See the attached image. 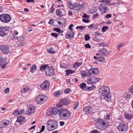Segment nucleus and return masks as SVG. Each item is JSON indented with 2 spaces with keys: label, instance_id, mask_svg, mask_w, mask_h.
<instances>
[{
  "label": "nucleus",
  "instance_id": "nucleus-1",
  "mask_svg": "<svg viewBox=\"0 0 133 133\" xmlns=\"http://www.w3.org/2000/svg\"><path fill=\"white\" fill-rule=\"evenodd\" d=\"M99 90L102 98L107 101L110 100L111 97L110 95V89L108 86H103L99 88Z\"/></svg>",
  "mask_w": 133,
  "mask_h": 133
},
{
  "label": "nucleus",
  "instance_id": "nucleus-2",
  "mask_svg": "<svg viewBox=\"0 0 133 133\" xmlns=\"http://www.w3.org/2000/svg\"><path fill=\"white\" fill-rule=\"evenodd\" d=\"M59 114L60 118L64 120H67L71 116V113L68 110L62 108L59 110Z\"/></svg>",
  "mask_w": 133,
  "mask_h": 133
},
{
  "label": "nucleus",
  "instance_id": "nucleus-3",
  "mask_svg": "<svg viewBox=\"0 0 133 133\" xmlns=\"http://www.w3.org/2000/svg\"><path fill=\"white\" fill-rule=\"evenodd\" d=\"M94 123L97 128L100 130H104L109 126V122H105L101 119H97L95 121Z\"/></svg>",
  "mask_w": 133,
  "mask_h": 133
},
{
  "label": "nucleus",
  "instance_id": "nucleus-4",
  "mask_svg": "<svg viewBox=\"0 0 133 133\" xmlns=\"http://www.w3.org/2000/svg\"><path fill=\"white\" fill-rule=\"evenodd\" d=\"M11 19L10 16L8 14H2L0 15V21L3 23H8Z\"/></svg>",
  "mask_w": 133,
  "mask_h": 133
},
{
  "label": "nucleus",
  "instance_id": "nucleus-5",
  "mask_svg": "<svg viewBox=\"0 0 133 133\" xmlns=\"http://www.w3.org/2000/svg\"><path fill=\"white\" fill-rule=\"evenodd\" d=\"M128 125L124 122H122L120 123L117 127V129L119 131L125 132L128 130Z\"/></svg>",
  "mask_w": 133,
  "mask_h": 133
},
{
  "label": "nucleus",
  "instance_id": "nucleus-6",
  "mask_svg": "<svg viewBox=\"0 0 133 133\" xmlns=\"http://www.w3.org/2000/svg\"><path fill=\"white\" fill-rule=\"evenodd\" d=\"M47 97L44 95H39L36 98V101L38 104H41L45 101Z\"/></svg>",
  "mask_w": 133,
  "mask_h": 133
},
{
  "label": "nucleus",
  "instance_id": "nucleus-7",
  "mask_svg": "<svg viewBox=\"0 0 133 133\" xmlns=\"http://www.w3.org/2000/svg\"><path fill=\"white\" fill-rule=\"evenodd\" d=\"M10 47L8 45H3L0 46V50L4 54H7L10 51Z\"/></svg>",
  "mask_w": 133,
  "mask_h": 133
},
{
  "label": "nucleus",
  "instance_id": "nucleus-8",
  "mask_svg": "<svg viewBox=\"0 0 133 133\" xmlns=\"http://www.w3.org/2000/svg\"><path fill=\"white\" fill-rule=\"evenodd\" d=\"M6 57H1L0 58V65L3 69H5L8 64V63L6 62Z\"/></svg>",
  "mask_w": 133,
  "mask_h": 133
},
{
  "label": "nucleus",
  "instance_id": "nucleus-9",
  "mask_svg": "<svg viewBox=\"0 0 133 133\" xmlns=\"http://www.w3.org/2000/svg\"><path fill=\"white\" fill-rule=\"evenodd\" d=\"M99 11L102 13H106L108 9L107 6L104 4H102L100 5L99 7Z\"/></svg>",
  "mask_w": 133,
  "mask_h": 133
},
{
  "label": "nucleus",
  "instance_id": "nucleus-10",
  "mask_svg": "<svg viewBox=\"0 0 133 133\" xmlns=\"http://www.w3.org/2000/svg\"><path fill=\"white\" fill-rule=\"evenodd\" d=\"M54 69L52 66L50 67L49 66L46 70L45 73L47 75L51 76L53 75L54 74Z\"/></svg>",
  "mask_w": 133,
  "mask_h": 133
},
{
  "label": "nucleus",
  "instance_id": "nucleus-11",
  "mask_svg": "<svg viewBox=\"0 0 133 133\" xmlns=\"http://www.w3.org/2000/svg\"><path fill=\"white\" fill-rule=\"evenodd\" d=\"M50 85V83L49 82L47 81H45L41 84V88L43 90H47L49 88Z\"/></svg>",
  "mask_w": 133,
  "mask_h": 133
},
{
  "label": "nucleus",
  "instance_id": "nucleus-12",
  "mask_svg": "<svg viewBox=\"0 0 133 133\" xmlns=\"http://www.w3.org/2000/svg\"><path fill=\"white\" fill-rule=\"evenodd\" d=\"M48 122L51 124L54 130L57 128L58 123L57 121L53 120H49L48 121Z\"/></svg>",
  "mask_w": 133,
  "mask_h": 133
},
{
  "label": "nucleus",
  "instance_id": "nucleus-13",
  "mask_svg": "<svg viewBox=\"0 0 133 133\" xmlns=\"http://www.w3.org/2000/svg\"><path fill=\"white\" fill-rule=\"evenodd\" d=\"M9 121L8 120H3L0 122V127L3 128L5 127V126L9 124Z\"/></svg>",
  "mask_w": 133,
  "mask_h": 133
},
{
  "label": "nucleus",
  "instance_id": "nucleus-14",
  "mask_svg": "<svg viewBox=\"0 0 133 133\" xmlns=\"http://www.w3.org/2000/svg\"><path fill=\"white\" fill-rule=\"evenodd\" d=\"M35 111V107L33 105H30L26 110V114L28 115H30V114L34 113Z\"/></svg>",
  "mask_w": 133,
  "mask_h": 133
},
{
  "label": "nucleus",
  "instance_id": "nucleus-15",
  "mask_svg": "<svg viewBox=\"0 0 133 133\" xmlns=\"http://www.w3.org/2000/svg\"><path fill=\"white\" fill-rule=\"evenodd\" d=\"M99 51V53L101 54V56H106L108 54V51L104 48L100 49Z\"/></svg>",
  "mask_w": 133,
  "mask_h": 133
},
{
  "label": "nucleus",
  "instance_id": "nucleus-16",
  "mask_svg": "<svg viewBox=\"0 0 133 133\" xmlns=\"http://www.w3.org/2000/svg\"><path fill=\"white\" fill-rule=\"evenodd\" d=\"M66 38L68 39L74 37V33L73 30H69L66 34Z\"/></svg>",
  "mask_w": 133,
  "mask_h": 133
},
{
  "label": "nucleus",
  "instance_id": "nucleus-17",
  "mask_svg": "<svg viewBox=\"0 0 133 133\" xmlns=\"http://www.w3.org/2000/svg\"><path fill=\"white\" fill-rule=\"evenodd\" d=\"M89 72L90 74H97L99 73V69L97 68L90 69L89 70Z\"/></svg>",
  "mask_w": 133,
  "mask_h": 133
},
{
  "label": "nucleus",
  "instance_id": "nucleus-18",
  "mask_svg": "<svg viewBox=\"0 0 133 133\" xmlns=\"http://www.w3.org/2000/svg\"><path fill=\"white\" fill-rule=\"evenodd\" d=\"M59 110L58 108L57 107H54L52 108L50 112V116H51L53 114H56L59 112Z\"/></svg>",
  "mask_w": 133,
  "mask_h": 133
},
{
  "label": "nucleus",
  "instance_id": "nucleus-19",
  "mask_svg": "<svg viewBox=\"0 0 133 133\" xmlns=\"http://www.w3.org/2000/svg\"><path fill=\"white\" fill-rule=\"evenodd\" d=\"M24 112V110L23 109H22L19 111L17 110H16L13 113V114L15 115H21L23 114Z\"/></svg>",
  "mask_w": 133,
  "mask_h": 133
},
{
  "label": "nucleus",
  "instance_id": "nucleus-20",
  "mask_svg": "<svg viewBox=\"0 0 133 133\" xmlns=\"http://www.w3.org/2000/svg\"><path fill=\"white\" fill-rule=\"evenodd\" d=\"M83 110L88 113H90L92 112V107L90 106H87L83 108Z\"/></svg>",
  "mask_w": 133,
  "mask_h": 133
},
{
  "label": "nucleus",
  "instance_id": "nucleus-21",
  "mask_svg": "<svg viewBox=\"0 0 133 133\" xmlns=\"http://www.w3.org/2000/svg\"><path fill=\"white\" fill-rule=\"evenodd\" d=\"M61 102L64 105H68L69 104V100L66 98L61 99Z\"/></svg>",
  "mask_w": 133,
  "mask_h": 133
},
{
  "label": "nucleus",
  "instance_id": "nucleus-22",
  "mask_svg": "<svg viewBox=\"0 0 133 133\" xmlns=\"http://www.w3.org/2000/svg\"><path fill=\"white\" fill-rule=\"evenodd\" d=\"M83 4H79L76 7H75V9H74V10L76 12H78V11L79 10L82 8L83 6Z\"/></svg>",
  "mask_w": 133,
  "mask_h": 133
},
{
  "label": "nucleus",
  "instance_id": "nucleus-23",
  "mask_svg": "<svg viewBox=\"0 0 133 133\" xmlns=\"http://www.w3.org/2000/svg\"><path fill=\"white\" fill-rule=\"evenodd\" d=\"M17 121L18 122L22 124L24 122V118L23 116H20L17 118Z\"/></svg>",
  "mask_w": 133,
  "mask_h": 133
},
{
  "label": "nucleus",
  "instance_id": "nucleus-24",
  "mask_svg": "<svg viewBox=\"0 0 133 133\" xmlns=\"http://www.w3.org/2000/svg\"><path fill=\"white\" fill-rule=\"evenodd\" d=\"M49 66L48 65L46 64L42 65L39 68V70L40 71H44V70H46L47 69V68Z\"/></svg>",
  "mask_w": 133,
  "mask_h": 133
},
{
  "label": "nucleus",
  "instance_id": "nucleus-25",
  "mask_svg": "<svg viewBox=\"0 0 133 133\" xmlns=\"http://www.w3.org/2000/svg\"><path fill=\"white\" fill-rule=\"evenodd\" d=\"M46 127L50 131H52L54 130V129L51 125V124L49 123L48 122L46 125Z\"/></svg>",
  "mask_w": 133,
  "mask_h": 133
},
{
  "label": "nucleus",
  "instance_id": "nucleus-26",
  "mask_svg": "<svg viewBox=\"0 0 133 133\" xmlns=\"http://www.w3.org/2000/svg\"><path fill=\"white\" fill-rule=\"evenodd\" d=\"M37 67L35 65H33L31 68L30 71L32 73H34L37 69Z\"/></svg>",
  "mask_w": 133,
  "mask_h": 133
},
{
  "label": "nucleus",
  "instance_id": "nucleus-27",
  "mask_svg": "<svg viewBox=\"0 0 133 133\" xmlns=\"http://www.w3.org/2000/svg\"><path fill=\"white\" fill-rule=\"evenodd\" d=\"M79 86L80 88L83 90H86L87 89L86 84L84 83H83L80 84Z\"/></svg>",
  "mask_w": 133,
  "mask_h": 133
},
{
  "label": "nucleus",
  "instance_id": "nucleus-28",
  "mask_svg": "<svg viewBox=\"0 0 133 133\" xmlns=\"http://www.w3.org/2000/svg\"><path fill=\"white\" fill-rule=\"evenodd\" d=\"M9 29V28L8 27L5 26H0V31L6 32Z\"/></svg>",
  "mask_w": 133,
  "mask_h": 133
},
{
  "label": "nucleus",
  "instance_id": "nucleus-29",
  "mask_svg": "<svg viewBox=\"0 0 133 133\" xmlns=\"http://www.w3.org/2000/svg\"><path fill=\"white\" fill-rule=\"evenodd\" d=\"M91 79L92 81L93 84L98 82L100 80L99 78L95 77H91Z\"/></svg>",
  "mask_w": 133,
  "mask_h": 133
},
{
  "label": "nucleus",
  "instance_id": "nucleus-30",
  "mask_svg": "<svg viewBox=\"0 0 133 133\" xmlns=\"http://www.w3.org/2000/svg\"><path fill=\"white\" fill-rule=\"evenodd\" d=\"M65 72L68 75H69L70 74L74 73L75 72V71H72L71 70H66Z\"/></svg>",
  "mask_w": 133,
  "mask_h": 133
},
{
  "label": "nucleus",
  "instance_id": "nucleus-31",
  "mask_svg": "<svg viewBox=\"0 0 133 133\" xmlns=\"http://www.w3.org/2000/svg\"><path fill=\"white\" fill-rule=\"evenodd\" d=\"M110 1V0H100V2L108 4Z\"/></svg>",
  "mask_w": 133,
  "mask_h": 133
},
{
  "label": "nucleus",
  "instance_id": "nucleus-32",
  "mask_svg": "<svg viewBox=\"0 0 133 133\" xmlns=\"http://www.w3.org/2000/svg\"><path fill=\"white\" fill-rule=\"evenodd\" d=\"M125 117L128 119H130L133 117V116L130 114H126Z\"/></svg>",
  "mask_w": 133,
  "mask_h": 133
},
{
  "label": "nucleus",
  "instance_id": "nucleus-33",
  "mask_svg": "<svg viewBox=\"0 0 133 133\" xmlns=\"http://www.w3.org/2000/svg\"><path fill=\"white\" fill-rule=\"evenodd\" d=\"M68 6L70 9H72L75 8V5L74 4H73L70 2L68 3Z\"/></svg>",
  "mask_w": 133,
  "mask_h": 133
},
{
  "label": "nucleus",
  "instance_id": "nucleus-34",
  "mask_svg": "<svg viewBox=\"0 0 133 133\" xmlns=\"http://www.w3.org/2000/svg\"><path fill=\"white\" fill-rule=\"evenodd\" d=\"M61 93V92L60 90H59L57 91H56L54 92V95L56 97H58L59 96Z\"/></svg>",
  "mask_w": 133,
  "mask_h": 133
},
{
  "label": "nucleus",
  "instance_id": "nucleus-35",
  "mask_svg": "<svg viewBox=\"0 0 133 133\" xmlns=\"http://www.w3.org/2000/svg\"><path fill=\"white\" fill-rule=\"evenodd\" d=\"M56 13L58 16L59 17L62 16V15L61 14L62 13V11H61L59 9H57L56 11Z\"/></svg>",
  "mask_w": 133,
  "mask_h": 133
},
{
  "label": "nucleus",
  "instance_id": "nucleus-36",
  "mask_svg": "<svg viewBox=\"0 0 133 133\" xmlns=\"http://www.w3.org/2000/svg\"><path fill=\"white\" fill-rule=\"evenodd\" d=\"M124 98L125 99H128L129 98L130 95L127 93H124L123 95Z\"/></svg>",
  "mask_w": 133,
  "mask_h": 133
},
{
  "label": "nucleus",
  "instance_id": "nucleus-37",
  "mask_svg": "<svg viewBox=\"0 0 133 133\" xmlns=\"http://www.w3.org/2000/svg\"><path fill=\"white\" fill-rule=\"evenodd\" d=\"M98 60L100 62H105V58L102 57H98Z\"/></svg>",
  "mask_w": 133,
  "mask_h": 133
},
{
  "label": "nucleus",
  "instance_id": "nucleus-38",
  "mask_svg": "<svg viewBox=\"0 0 133 133\" xmlns=\"http://www.w3.org/2000/svg\"><path fill=\"white\" fill-rule=\"evenodd\" d=\"M110 115L109 113H106L104 115V118L105 119L109 120L110 119Z\"/></svg>",
  "mask_w": 133,
  "mask_h": 133
},
{
  "label": "nucleus",
  "instance_id": "nucleus-39",
  "mask_svg": "<svg viewBox=\"0 0 133 133\" xmlns=\"http://www.w3.org/2000/svg\"><path fill=\"white\" fill-rule=\"evenodd\" d=\"M95 87H96L95 85H92L91 86L87 87L86 90H90L93 89L95 88Z\"/></svg>",
  "mask_w": 133,
  "mask_h": 133
},
{
  "label": "nucleus",
  "instance_id": "nucleus-40",
  "mask_svg": "<svg viewBox=\"0 0 133 133\" xmlns=\"http://www.w3.org/2000/svg\"><path fill=\"white\" fill-rule=\"evenodd\" d=\"M29 89V88L28 87H24L22 90V93L26 92Z\"/></svg>",
  "mask_w": 133,
  "mask_h": 133
},
{
  "label": "nucleus",
  "instance_id": "nucleus-41",
  "mask_svg": "<svg viewBox=\"0 0 133 133\" xmlns=\"http://www.w3.org/2000/svg\"><path fill=\"white\" fill-rule=\"evenodd\" d=\"M82 63H75L74 64V66L75 67L77 68L80 66L82 64Z\"/></svg>",
  "mask_w": 133,
  "mask_h": 133
},
{
  "label": "nucleus",
  "instance_id": "nucleus-42",
  "mask_svg": "<svg viewBox=\"0 0 133 133\" xmlns=\"http://www.w3.org/2000/svg\"><path fill=\"white\" fill-rule=\"evenodd\" d=\"M99 46H101L102 47L107 46H108V44L104 42L99 43Z\"/></svg>",
  "mask_w": 133,
  "mask_h": 133
},
{
  "label": "nucleus",
  "instance_id": "nucleus-43",
  "mask_svg": "<svg viewBox=\"0 0 133 133\" xmlns=\"http://www.w3.org/2000/svg\"><path fill=\"white\" fill-rule=\"evenodd\" d=\"M79 72L82 76H85L87 75V73H86L85 71H83V70H80Z\"/></svg>",
  "mask_w": 133,
  "mask_h": 133
},
{
  "label": "nucleus",
  "instance_id": "nucleus-44",
  "mask_svg": "<svg viewBox=\"0 0 133 133\" xmlns=\"http://www.w3.org/2000/svg\"><path fill=\"white\" fill-rule=\"evenodd\" d=\"M94 41L97 42H99L101 40V39L98 37L96 36L94 38Z\"/></svg>",
  "mask_w": 133,
  "mask_h": 133
},
{
  "label": "nucleus",
  "instance_id": "nucleus-45",
  "mask_svg": "<svg viewBox=\"0 0 133 133\" xmlns=\"http://www.w3.org/2000/svg\"><path fill=\"white\" fill-rule=\"evenodd\" d=\"M87 82L88 84H93L91 77L90 78L88 79L87 80Z\"/></svg>",
  "mask_w": 133,
  "mask_h": 133
},
{
  "label": "nucleus",
  "instance_id": "nucleus-46",
  "mask_svg": "<svg viewBox=\"0 0 133 133\" xmlns=\"http://www.w3.org/2000/svg\"><path fill=\"white\" fill-rule=\"evenodd\" d=\"M109 28L108 26H104L102 28V30L103 31V32H105Z\"/></svg>",
  "mask_w": 133,
  "mask_h": 133
},
{
  "label": "nucleus",
  "instance_id": "nucleus-47",
  "mask_svg": "<svg viewBox=\"0 0 133 133\" xmlns=\"http://www.w3.org/2000/svg\"><path fill=\"white\" fill-rule=\"evenodd\" d=\"M59 35L60 34H57L55 33H52L51 34L52 36L54 37L55 38H57L58 35Z\"/></svg>",
  "mask_w": 133,
  "mask_h": 133
},
{
  "label": "nucleus",
  "instance_id": "nucleus-48",
  "mask_svg": "<svg viewBox=\"0 0 133 133\" xmlns=\"http://www.w3.org/2000/svg\"><path fill=\"white\" fill-rule=\"evenodd\" d=\"M7 33L5 32L0 31V35L2 37H4L6 35Z\"/></svg>",
  "mask_w": 133,
  "mask_h": 133
},
{
  "label": "nucleus",
  "instance_id": "nucleus-49",
  "mask_svg": "<svg viewBox=\"0 0 133 133\" xmlns=\"http://www.w3.org/2000/svg\"><path fill=\"white\" fill-rule=\"evenodd\" d=\"M85 28V26H77L76 27V29H79L81 30H82L83 29H84Z\"/></svg>",
  "mask_w": 133,
  "mask_h": 133
},
{
  "label": "nucleus",
  "instance_id": "nucleus-50",
  "mask_svg": "<svg viewBox=\"0 0 133 133\" xmlns=\"http://www.w3.org/2000/svg\"><path fill=\"white\" fill-rule=\"evenodd\" d=\"M90 37L88 35H85V40L87 41L89 40L90 38Z\"/></svg>",
  "mask_w": 133,
  "mask_h": 133
},
{
  "label": "nucleus",
  "instance_id": "nucleus-51",
  "mask_svg": "<svg viewBox=\"0 0 133 133\" xmlns=\"http://www.w3.org/2000/svg\"><path fill=\"white\" fill-rule=\"evenodd\" d=\"M124 43H121L118 45V46H117V49L118 50H119L120 49V47H122L124 45Z\"/></svg>",
  "mask_w": 133,
  "mask_h": 133
},
{
  "label": "nucleus",
  "instance_id": "nucleus-52",
  "mask_svg": "<svg viewBox=\"0 0 133 133\" xmlns=\"http://www.w3.org/2000/svg\"><path fill=\"white\" fill-rule=\"evenodd\" d=\"M70 91V89L69 88L66 89L64 90V92L65 93L68 94L69 93Z\"/></svg>",
  "mask_w": 133,
  "mask_h": 133
},
{
  "label": "nucleus",
  "instance_id": "nucleus-53",
  "mask_svg": "<svg viewBox=\"0 0 133 133\" xmlns=\"http://www.w3.org/2000/svg\"><path fill=\"white\" fill-rule=\"evenodd\" d=\"M53 30L58 32H59L61 31V29L58 28H54Z\"/></svg>",
  "mask_w": 133,
  "mask_h": 133
},
{
  "label": "nucleus",
  "instance_id": "nucleus-54",
  "mask_svg": "<svg viewBox=\"0 0 133 133\" xmlns=\"http://www.w3.org/2000/svg\"><path fill=\"white\" fill-rule=\"evenodd\" d=\"M129 90L130 92L133 93V85L129 88Z\"/></svg>",
  "mask_w": 133,
  "mask_h": 133
},
{
  "label": "nucleus",
  "instance_id": "nucleus-55",
  "mask_svg": "<svg viewBox=\"0 0 133 133\" xmlns=\"http://www.w3.org/2000/svg\"><path fill=\"white\" fill-rule=\"evenodd\" d=\"M79 104V103L78 102H76L75 103L74 107V110L76 109H77V107Z\"/></svg>",
  "mask_w": 133,
  "mask_h": 133
},
{
  "label": "nucleus",
  "instance_id": "nucleus-56",
  "mask_svg": "<svg viewBox=\"0 0 133 133\" xmlns=\"http://www.w3.org/2000/svg\"><path fill=\"white\" fill-rule=\"evenodd\" d=\"M85 47L86 48H88V49L90 48H91V46L88 43L87 44H85Z\"/></svg>",
  "mask_w": 133,
  "mask_h": 133
},
{
  "label": "nucleus",
  "instance_id": "nucleus-57",
  "mask_svg": "<svg viewBox=\"0 0 133 133\" xmlns=\"http://www.w3.org/2000/svg\"><path fill=\"white\" fill-rule=\"evenodd\" d=\"M91 133H100V132L96 130H94L91 131Z\"/></svg>",
  "mask_w": 133,
  "mask_h": 133
},
{
  "label": "nucleus",
  "instance_id": "nucleus-58",
  "mask_svg": "<svg viewBox=\"0 0 133 133\" xmlns=\"http://www.w3.org/2000/svg\"><path fill=\"white\" fill-rule=\"evenodd\" d=\"M111 15L110 14H108L105 16V17L107 18L108 19L110 18H111Z\"/></svg>",
  "mask_w": 133,
  "mask_h": 133
},
{
  "label": "nucleus",
  "instance_id": "nucleus-59",
  "mask_svg": "<svg viewBox=\"0 0 133 133\" xmlns=\"http://www.w3.org/2000/svg\"><path fill=\"white\" fill-rule=\"evenodd\" d=\"M82 21L84 22L87 23L89 22V20L85 18H83L82 19Z\"/></svg>",
  "mask_w": 133,
  "mask_h": 133
},
{
  "label": "nucleus",
  "instance_id": "nucleus-60",
  "mask_svg": "<svg viewBox=\"0 0 133 133\" xmlns=\"http://www.w3.org/2000/svg\"><path fill=\"white\" fill-rule=\"evenodd\" d=\"M98 14L97 13L93 15V18H96L98 16Z\"/></svg>",
  "mask_w": 133,
  "mask_h": 133
},
{
  "label": "nucleus",
  "instance_id": "nucleus-61",
  "mask_svg": "<svg viewBox=\"0 0 133 133\" xmlns=\"http://www.w3.org/2000/svg\"><path fill=\"white\" fill-rule=\"evenodd\" d=\"M82 17H83L85 18H89V16L87 14H84Z\"/></svg>",
  "mask_w": 133,
  "mask_h": 133
},
{
  "label": "nucleus",
  "instance_id": "nucleus-62",
  "mask_svg": "<svg viewBox=\"0 0 133 133\" xmlns=\"http://www.w3.org/2000/svg\"><path fill=\"white\" fill-rule=\"evenodd\" d=\"M9 88H7L4 90V92L5 93L8 94L9 92Z\"/></svg>",
  "mask_w": 133,
  "mask_h": 133
},
{
  "label": "nucleus",
  "instance_id": "nucleus-63",
  "mask_svg": "<svg viewBox=\"0 0 133 133\" xmlns=\"http://www.w3.org/2000/svg\"><path fill=\"white\" fill-rule=\"evenodd\" d=\"M45 126L44 125H43L42 127V128L40 131L42 132L44 131L45 130Z\"/></svg>",
  "mask_w": 133,
  "mask_h": 133
},
{
  "label": "nucleus",
  "instance_id": "nucleus-64",
  "mask_svg": "<svg viewBox=\"0 0 133 133\" xmlns=\"http://www.w3.org/2000/svg\"><path fill=\"white\" fill-rule=\"evenodd\" d=\"M60 66L61 68H66L65 64L63 63L61 64L60 65Z\"/></svg>",
  "mask_w": 133,
  "mask_h": 133
}]
</instances>
